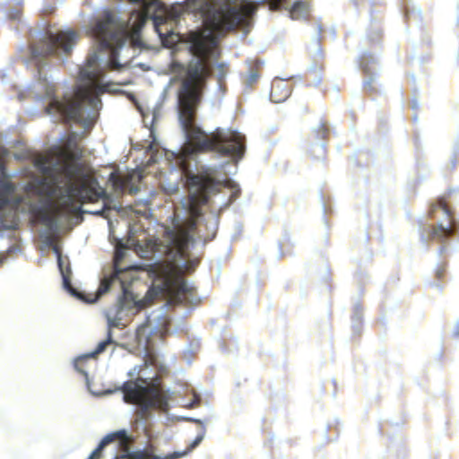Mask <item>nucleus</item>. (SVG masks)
<instances>
[{"label":"nucleus","instance_id":"10","mask_svg":"<svg viewBox=\"0 0 459 459\" xmlns=\"http://www.w3.org/2000/svg\"><path fill=\"white\" fill-rule=\"evenodd\" d=\"M290 95V89L284 80H274L272 86L270 99L273 102L281 103Z\"/></svg>","mask_w":459,"mask_h":459},{"label":"nucleus","instance_id":"4","mask_svg":"<svg viewBox=\"0 0 459 459\" xmlns=\"http://www.w3.org/2000/svg\"><path fill=\"white\" fill-rule=\"evenodd\" d=\"M116 390L123 392V399L126 403L139 407L143 418L149 417L150 411L152 409L164 412L169 410L166 394L157 385L146 379L139 377L134 381H126Z\"/></svg>","mask_w":459,"mask_h":459},{"label":"nucleus","instance_id":"27","mask_svg":"<svg viewBox=\"0 0 459 459\" xmlns=\"http://www.w3.org/2000/svg\"><path fill=\"white\" fill-rule=\"evenodd\" d=\"M131 191L135 192V191H137V188L136 187L131 188Z\"/></svg>","mask_w":459,"mask_h":459},{"label":"nucleus","instance_id":"25","mask_svg":"<svg viewBox=\"0 0 459 459\" xmlns=\"http://www.w3.org/2000/svg\"><path fill=\"white\" fill-rule=\"evenodd\" d=\"M193 421L198 423V424H202V420H192Z\"/></svg>","mask_w":459,"mask_h":459},{"label":"nucleus","instance_id":"28","mask_svg":"<svg viewBox=\"0 0 459 459\" xmlns=\"http://www.w3.org/2000/svg\"><path fill=\"white\" fill-rule=\"evenodd\" d=\"M319 145H320V148H322V149L324 148V143H320Z\"/></svg>","mask_w":459,"mask_h":459},{"label":"nucleus","instance_id":"23","mask_svg":"<svg viewBox=\"0 0 459 459\" xmlns=\"http://www.w3.org/2000/svg\"><path fill=\"white\" fill-rule=\"evenodd\" d=\"M145 206H147L149 204V201L148 200H142L141 201Z\"/></svg>","mask_w":459,"mask_h":459},{"label":"nucleus","instance_id":"21","mask_svg":"<svg viewBox=\"0 0 459 459\" xmlns=\"http://www.w3.org/2000/svg\"><path fill=\"white\" fill-rule=\"evenodd\" d=\"M319 134H322V136L325 134L324 127L319 128Z\"/></svg>","mask_w":459,"mask_h":459},{"label":"nucleus","instance_id":"13","mask_svg":"<svg viewBox=\"0 0 459 459\" xmlns=\"http://www.w3.org/2000/svg\"><path fill=\"white\" fill-rule=\"evenodd\" d=\"M110 211H111L110 206H105L100 211H91V212L93 214L101 215L102 217H104L106 219H109V212ZM108 224H109V227H111L112 222L110 220H108Z\"/></svg>","mask_w":459,"mask_h":459},{"label":"nucleus","instance_id":"3","mask_svg":"<svg viewBox=\"0 0 459 459\" xmlns=\"http://www.w3.org/2000/svg\"><path fill=\"white\" fill-rule=\"evenodd\" d=\"M137 255L146 260L143 264L150 275L153 278V285L143 299H138L129 290L134 278L128 270L119 266V259L123 258V252L117 251L113 273L105 277L99 287L98 297L88 300L81 292L82 300L93 303L97 299L117 285L121 295L117 303L106 311L108 328H120L124 325L123 320L147 307L153 299H160V304L148 312L146 321L136 331V337L140 345L151 351L155 346V337H162L168 333L169 317L166 307L180 304L195 305L199 298L195 287L190 285L183 277L187 273V264L184 258L179 262L170 260L165 252H160L157 243L148 239L145 243L137 240L134 244Z\"/></svg>","mask_w":459,"mask_h":459},{"label":"nucleus","instance_id":"15","mask_svg":"<svg viewBox=\"0 0 459 459\" xmlns=\"http://www.w3.org/2000/svg\"><path fill=\"white\" fill-rule=\"evenodd\" d=\"M258 78V74L256 72H251L250 74L246 79V84L250 86L252 85L256 79Z\"/></svg>","mask_w":459,"mask_h":459},{"label":"nucleus","instance_id":"19","mask_svg":"<svg viewBox=\"0 0 459 459\" xmlns=\"http://www.w3.org/2000/svg\"><path fill=\"white\" fill-rule=\"evenodd\" d=\"M194 398H195L194 402L189 403L190 407H192L194 405V403H196L200 399L199 395L195 393L194 394Z\"/></svg>","mask_w":459,"mask_h":459},{"label":"nucleus","instance_id":"17","mask_svg":"<svg viewBox=\"0 0 459 459\" xmlns=\"http://www.w3.org/2000/svg\"><path fill=\"white\" fill-rule=\"evenodd\" d=\"M9 155H10L9 151L7 149H5L4 147L0 146V162H3L5 160H7Z\"/></svg>","mask_w":459,"mask_h":459},{"label":"nucleus","instance_id":"18","mask_svg":"<svg viewBox=\"0 0 459 459\" xmlns=\"http://www.w3.org/2000/svg\"><path fill=\"white\" fill-rule=\"evenodd\" d=\"M19 14H20L19 10H17V9H13V10H11V11L9 12V13H8V17H9L10 19L15 20V19H18Z\"/></svg>","mask_w":459,"mask_h":459},{"label":"nucleus","instance_id":"5","mask_svg":"<svg viewBox=\"0 0 459 459\" xmlns=\"http://www.w3.org/2000/svg\"><path fill=\"white\" fill-rule=\"evenodd\" d=\"M437 212L442 213L443 219L437 221V226H428L426 230H428L429 238H443L453 234L459 235V222L452 218L451 212L443 200H438L432 204L429 212L430 215L434 217Z\"/></svg>","mask_w":459,"mask_h":459},{"label":"nucleus","instance_id":"7","mask_svg":"<svg viewBox=\"0 0 459 459\" xmlns=\"http://www.w3.org/2000/svg\"><path fill=\"white\" fill-rule=\"evenodd\" d=\"M262 2H267L270 10H278L285 8L289 11V14L293 20H299L306 17L309 13L308 4L302 0H297L290 7L285 0H261Z\"/></svg>","mask_w":459,"mask_h":459},{"label":"nucleus","instance_id":"1","mask_svg":"<svg viewBox=\"0 0 459 459\" xmlns=\"http://www.w3.org/2000/svg\"><path fill=\"white\" fill-rule=\"evenodd\" d=\"M253 21H201L202 29L190 40L192 60L187 65L176 60L170 64V83L180 82L177 91L179 123L185 146L178 153L177 165L182 170L188 195L174 209L171 226L163 227L162 238H152L169 259L184 258L186 271L197 264L187 248L197 239H212L218 229L221 211L237 198L238 186L227 177L236 172V165L246 150L244 136L232 130L217 129L206 133L195 123L207 78L213 74L221 85L227 74L226 64L219 62L218 39L226 31L239 28L248 31Z\"/></svg>","mask_w":459,"mask_h":459},{"label":"nucleus","instance_id":"12","mask_svg":"<svg viewBox=\"0 0 459 459\" xmlns=\"http://www.w3.org/2000/svg\"><path fill=\"white\" fill-rule=\"evenodd\" d=\"M369 62H372L374 64L376 62V59L372 55L365 52L364 55L360 57V67L364 71V73L368 75V79L364 82L365 88L370 87L371 83L374 81V77L369 67Z\"/></svg>","mask_w":459,"mask_h":459},{"label":"nucleus","instance_id":"8","mask_svg":"<svg viewBox=\"0 0 459 459\" xmlns=\"http://www.w3.org/2000/svg\"><path fill=\"white\" fill-rule=\"evenodd\" d=\"M49 248L52 249L53 253H55L57 256V264L62 275L63 279V286L64 289L70 293L71 296L75 297L76 299H82L81 292L74 289L71 284V268L68 264H66L67 257H64L60 253L58 246L54 243L52 247Z\"/></svg>","mask_w":459,"mask_h":459},{"label":"nucleus","instance_id":"6","mask_svg":"<svg viewBox=\"0 0 459 459\" xmlns=\"http://www.w3.org/2000/svg\"><path fill=\"white\" fill-rule=\"evenodd\" d=\"M112 342H113L112 341V333H111V330L109 329L108 330V338L106 340L100 342L93 351H91L90 353H86V354L81 355V356H79V357H77L75 359V360H74V368H75V369L78 372H81L85 377H87V373L81 367V364L82 362H84L85 360L89 359H95L99 354L102 353L106 350L107 346L108 344H111ZM86 380L88 381V377H86ZM87 385H88L89 391L93 395H96V396L108 395V394H113V392H114L113 390L108 389V390H105L103 393H95L94 391H92L91 389V386H90L88 382H87Z\"/></svg>","mask_w":459,"mask_h":459},{"label":"nucleus","instance_id":"22","mask_svg":"<svg viewBox=\"0 0 459 459\" xmlns=\"http://www.w3.org/2000/svg\"><path fill=\"white\" fill-rule=\"evenodd\" d=\"M5 258H6L5 256L4 257L3 255H0V265H2L4 264V261Z\"/></svg>","mask_w":459,"mask_h":459},{"label":"nucleus","instance_id":"9","mask_svg":"<svg viewBox=\"0 0 459 459\" xmlns=\"http://www.w3.org/2000/svg\"><path fill=\"white\" fill-rule=\"evenodd\" d=\"M118 440V446H126L128 442L133 441L132 436L128 435L126 430H119L113 434L106 436L95 448L94 451L89 455L88 459H99L100 457L103 448L114 440Z\"/></svg>","mask_w":459,"mask_h":459},{"label":"nucleus","instance_id":"26","mask_svg":"<svg viewBox=\"0 0 459 459\" xmlns=\"http://www.w3.org/2000/svg\"><path fill=\"white\" fill-rule=\"evenodd\" d=\"M143 116V122L146 124L147 123V121H146L147 120V116L144 115V114Z\"/></svg>","mask_w":459,"mask_h":459},{"label":"nucleus","instance_id":"20","mask_svg":"<svg viewBox=\"0 0 459 459\" xmlns=\"http://www.w3.org/2000/svg\"><path fill=\"white\" fill-rule=\"evenodd\" d=\"M156 117H157V113L154 111V112L152 113V124H153V121L156 119ZM152 132H153L152 125H151V133L152 134Z\"/></svg>","mask_w":459,"mask_h":459},{"label":"nucleus","instance_id":"11","mask_svg":"<svg viewBox=\"0 0 459 459\" xmlns=\"http://www.w3.org/2000/svg\"><path fill=\"white\" fill-rule=\"evenodd\" d=\"M184 455H186V452L182 454L173 453L171 455H166L165 457H161L160 455H152L148 451H131L129 449H126L125 451V455L122 457L126 459H178L183 456Z\"/></svg>","mask_w":459,"mask_h":459},{"label":"nucleus","instance_id":"24","mask_svg":"<svg viewBox=\"0 0 459 459\" xmlns=\"http://www.w3.org/2000/svg\"><path fill=\"white\" fill-rule=\"evenodd\" d=\"M417 106H418L417 102H416V101H413V103H412V108H414V109H415V108H417Z\"/></svg>","mask_w":459,"mask_h":459},{"label":"nucleus","instance_id":"2","mask_svg":"<svg viewBox=\"0 0 459 459\" xmlns=\"http://www.w3.org/2000/svg\"><path fill=\"white\" fill-rule=\"evenodd\" d=\"M65 157L38 155L33 160L34 171L22 172V179L11 181L4 165L0 164V221L6 228L17 224L19 211L26 209L43 220L53 233L65 221L77 213L93 192L88 186L87 175L79 163L82 152L68 147Z\"/></svg>","mask_w":459,"mask_h":459},{"label":"nucleus","instance_id":"16","mask_svg":"<svg viewBox=\"0 0 459 459\" xmlns=\"http://www.w3.org/2000/svg\"><path fill=\"white\" fill-rule=\"evenodd\" d=\"M204 433L199 434L195 439L191 443L190 449L195 448L204 440Z\"/></svg>","mask_w":459,"mask_h":459},{"label":"nucleus","instance_id":"14","mask_svg":"<svg viewBox=\"0 0 459 459\" xmlns=\"http://www.w3.org/2000/svg\"><path fill=\"white\" fill-rule=\"evenodd\" d=\"M43 238V245L44 247L47 248V247H50L54 245V243H56V238L54 235L50 234V233H48L44 236H42Z\"/></svg>","mask_w":459,"mask_h":459}]
</instances>
